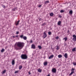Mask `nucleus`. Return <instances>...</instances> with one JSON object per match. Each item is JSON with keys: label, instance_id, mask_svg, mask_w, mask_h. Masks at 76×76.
I'll use <instances>...</instances> for the list:
<instances>
[{"label": "nucleus", "instance_id": "6e6552de", "mask_svg": "<svg viewBox=\"0 0 76 76\" xmlns=\"http://www.w3.org/2000/svg\"><path fill=\"white\" fill-rule=\"evenodd\" d=\"M54 57V55H52L51 56H50L49 57V59H51V58H53Z\"/></svg>", "mask_w": 76, "mask_h": 76}, {"label": "nucleus", "instance_id": "7ed1b4c3", "mask_svg": "<svg viewBox=\"0 0 76 76\" xmlns=\"http://www.w3.org/2000/svg\"><path fill=\"white\" fill-rule=\"evenodd\" d=\"M56 71H57V70H56V69L55 68H53L52 69V73H56Z\"/></svg>", "mask_w": 76, "mask_h": 76}, {"label": "nucleus", "instance_id": "de8ad7c7", "mask_svg": "<svg viewBox=\"0 0 76 76\" xmlns=\"http://www.w3.org/2000/svg\"><path fill=\"white\" fill-rule=\"evenodd\" d=\"M56 39H58V38H56Z\"/></svg>", "mask_w": 76, "mask_h": 76}, {"label": "nucleus", "instance_id": "2f4dec72", "mask_svg": "<svg viewBox=\"0 0 76 76\" xmlns=\"http://www.w3.org/2000/svg\"><path fill=\"white\" fill-rule=\"evenodd\" d=\"M63 40H64V39H65V41H67V38H64L63 39Z\"/></svg>", "mask_w": 76, "mask_h": 76}, {"label": "nucleus", "instance_id": "4be33fe9", "mask_svg": "<svg viewBox=\"0 0 76 76\" xmlns=\"http://www.w3.org/2000/svg\"><path fill=\"white\" fill-rule=\"evenodd\" d=\"M41 71L42 70L41 69H39L38 70V72H39L40 73H41Z\"/></svg>", "mask_w": 76, "mask_h": 76}, {"label": "nucleus", "instance_id": "c9c22d12", "mask_svg": "<svg viewBox=\"0 0 76 76\" xmlns=\"http://www.w3.org/2000/svg\"><path fill=\"white\" fill-rule=\"evenodd\" d=\"M19 31H17L16 33V34H19Z\"/></svg>", "mask_w": 76, "mask_h": 76}, {"label": "nucleus", "instance_id": "a19ab883", "mask_svg": "<svg viewBox=\"0 0 76 76\" xmlns=\"http://www.w3.org/2000/svg\"><path fill=\"white\" fill-rule=\"evenodd\" d=\"M28 73H29V75H31V72H28Z\"/></svg>", "mask_w": 76, "mask_h": 76}, {"label": "nucleus", "instance_id": "dca6fc26", "mask_svg": "<svg viewBox=\"0 0 76 76\" xmlns=\"http://www.w3.org/2000/svg\"><path fill=\"white\" fill-rule=\"evenodd\" d=\"M74 71H72L71 73L69 74V75H73V73H74Z\"/></svg>", "mask_w": 76, "mask_h": 76}, {"label": "nucleus", "instance_id": "f03ea898", "mask_svg": "<svg viewBox=\"0 0 76 76\" xmlns=\"http://www.w3.org/2000/svg\"><path fill=\"white\" fill-rule=\"evenodd\" d=\"M21 57L22 59H27L28 57L26 54H22L21 55Z\"/></svg>", "mask_w": 76, "mask_h": 76}, {"label": "nucleus", "instance_id": "1a4fd4ad", "mask_svg": "<svg viewBox=\"0 0 76 76\" xmlns=\"http://www.w3.org/2000/svg\"><path fill=\"white\" fill-rule=\"evenodd\" d=\"M15 63V60H12V65H14Z\"/></svg>", "mask_w": 76, "mask_h": 76}, {"label": "nucleus", "instance_id": "bb28decb", "mask_svg": "<svg viewBox=\"0 0 76 76\" xmlns=\"http://www.w3.org/2000/svg\"><path fill=\"white\" fill-rule=\"evenodd\" d=\"M6 70H4V71H3L2 72V74H4L6 73Z\"/></svg>", "mask_w": 76, "mask_h": 76}, {"label": "nucleus", "instance_id": "a211bd4d", "mask_svg": "<svg viewBox=\"0 0 76 76\" xmlns=\"http://www.w3.org/2000/svg\"><path fill=\"white\" fill-rule=\"evenodd\" d=\"M58 58H61L62 57V55H59L58 56Z\"/></svg>", "mask_w": 76, "mask_h": 76}, {"label": "nucleus", "instance_id": "ea45409f", "mask_svg": "<svg viewBox=\"0 0 76 76\" xmlns=\"http://www.w3.org/2000/svg\"><path fill=\"white\" fill-rule=\"evenodd\" d=\"M12 38H15V36H12Z\"/></svg>", "mask_w": 76, "mask_h": 76}, {"label": "nucleus", "instance_id": "f3484780", "mask_svg": "<svg viewBox=\"0 0 76 76\" xmlns=\"http://www.w3.org/2000/svg\"><path fill=\"white\" fill-rule=\"evenodd\" d=\"M22 65L19 66V70H21V69H22Z\"/></svg>", "mask_w": 76, "mask_h": 76}, {"label": "nucleus", "instance_id": "f8f14e48", "mask_svg": "<svg viewBox=\"0 0 76 76\" xmlns=\"http://www.w3.org/2000/svg\"><path fill=\"white\" fill-rule=\"evenodd\" d=\"M69 14H70V15H72L73 14V11H72V10H71L69 11Z\"/></svg>", "mask_w": 76, "mask_h": 76}, {"label": "nucleus", "instance_id": "412c9836", "mask_svg": "<svg viewBox=\"0 0 76 76\" xmlns=\"http://www.w3.org/2000/svg\"><path fill=\"white\" fill-rule=\"evenodd\" d=\"M72 37L74 38H76V35L74 34L73 35Z\"/></svg>", "mask_w": 76, "mask_h": 76}, {"label": "nucleus", "instance_id": "8fccbe9b", "mask_svg": "<svg viewBox=\"0 0 76 76\" xmlns=\"http://www.w3.org/2000/svg\"><path fill=\"white\" fill-rule=\"evenodd\" d=\"M13 10H14V9H13Z\"/></svg>", "mask_w": 76, "mask_h": 76}, {"label": "nucleus", "instance_id": "6ab92c4d", "mask_svg": "<svg viewBox=\"0 0 76 76\" xmlns=\"http://www.w3.org/2000/svg\"><path fill=\"white\" fill-rule=\"evenodd\" d=\"M46 3H49V1H47L45 2V4H46Z\"/></svg>", "mask_w": 76, "mask_h": 76}, {"label": "nucleus", "instance_id": "4468645a", "mask_svg": "<svg viewBox=\"0 0 76 76\" xmlns=\"http://www.w3.org/2000/svg\"><path fill=\"white\" fill-rule=\"evenodd\" d=\"M53 15L54 14H53V12L50 13V16H53Z\"/></svg>", "mask_w": 76, "mask_h": 76}, {"label": "nucleus", "instance_id": "e433bc0d", "mask_svg": "<svg viewBox=\"0 0 76 76\" xmlns=\"http://www.w3.org/2000/svg\"><path fill=\"white\" fill-rule=\"evenodd\" d=\"M41 6H42V5H39L38 6V7H41Z\"/></svg>", "mask_w": 76, "mask_h": 76}, {"label": "nucleus", "instance_id": "4c0bfd02", "mask_svg": "<svg viewBox=\"0 0 76 76\" xmlns=\"http://www.w3.org/2000/svg\"><path fill=\"white\" fill-rule=\"evenodd\" d=\"M59 18H62V16H61V15H59Z\"/></svg>", "mask_w": 76, "mask_h": 76}, {"label": "nucleus", "instance_id": "f257e3e1", "mask_svg": "<svg viewBox=\"0 0 76 76\" xmlns=\"http://www.w3.org/2000/svg\"><path fill=\"white\" fill-rule=\"evenodd\" d=\"M24 46V43L21 42H16L14 46L16 50H21Z\"/></svg>", "mask_w": 76, "mask_h": 76}, {"label": "nucleus", "instance_id": "09e8293b", "mask_svg": "<svg viewBox=\"0 0 76 76\" xmlns=\"http://www.w3.org/2000/svg\"><path fill=\"white\" fill-rule=\"evenodd\" d=\"M64 38H67V37H65Z\"/></svg>", "mask_w": 76, "mask_h": 76}, {"label": "nucleus", "instance_id": "7c9ffc66", "mask_svg": "<svg viewBox=\"0 0 76 76\" xmlns=\"http://www.w3.org/2000/svg\"><path fill=\"white\" fill-rule=\"evenodd\" d=\"M2 7H3V8H4V9H6V6L5 5H2Z\"/></svg>", "mask_w": 76, "mask_h": 76}, {"label": "nucleus", "instance_id": "49530a36", "mask_svg": "<svg viewBox=\"0 0 76 76\" xmlns=\"http://www.w3.org/2000/svg\"><path fill=\"white\" fill-rule=\"evenodd\" d=\"M40 20H41V18L39 19V21H40Z\"/></svg>", "mask_w": 76, "mask_h": 76}, {"label": "nucleus", "instance_id": "ddd939ff", "mask_svg": "<svg viewBox=\"0 0 76 76\" xmlns=\"http://www.w3.org/2000/svg\"><path fill=\"white\" fill-rule=\"evenodd\" d=\"M48 64V63H47V62H45L44 63V66H47V65Z\"/></svg>", "mask_w": 76, "mask_h": 76}, {"label": "nucleus", "instance_id": "c85d7f7f", "mask_svg": "<svg viewBox=\"0 0 76 76\" xmlns=\"http://www.w3.org/2000/svg\"><path fill=\"white\" fill-rule=\"evenodd\" d=\"M18 72H19V71H15V73L16 74V73H18Z\"/></svg>", "mask_w": 76, "mask_h": 76}, {"label": "nucleus", "instance_id": "f704fd0d", "mask_svg": "<svg viewBox=\"0 0 76 76\" xmlns=\"http://www.w3.org/2000/svg\"><path fill=\"white\" fill-rule=\"evenodd\" d=\"M67 34H68V35L69 34V30H68L67 31Z\"/></svg>", "mask_w": 76, "mask_h": 76}, {"label": "nucleus", "instance_id": "423d86ee", "mask_svg": "<svg viewBox=\"0 0 76 76\" xmlns=\"http://www.w3.org/2000/svg\"><path fill=\"white\" fill-rule=\"evenodd\" d=\"M35 45L34 44H32L31 45V48H32L33 49H35Z\"/></svg>", "mask_w": 76, "mask_h": 76}, {"label": "nucleus", "instance_id": "0eeeda50", "mask_svg": "<svg viewBox=\"0 0 76 76\" xmlns=\"http://www.w3.org/2000/svg\"><path fill=\"white\" fill-rule=\"evenodd\" d=\"M20 22V20H18V21L15 22V25L16 26H17L18 25V24Z\"/></svg>", "mask_w": 76, "mask_h": 76}, {"label": "nucleus", "instance_id": "a878e982", "mask_svg": "<svg viewBox=\"0 0 76 76\" xmlns=\"http://www.w3.org/2000/svg\"><path fill=\"white\" fill-rule=\"evenodd\" d=\"M64 11L63 10H61L60 11V13H64Z\"/></svg>", "mask_w": 76, "mask_h": 76}, {"label": "nucleus", "instance_id": "c756f323", "mask_svg": "<svg viewBox=\"0 0 76 76\" xmlns=\"http://www.w3.org/2000/svg\"><path fill=\"white\" fill-rule=\"evenodd\" d=\"M73 64H74V66H76V63L74 62L73 63Z\"/></svg>", "mask_w": 76, "mask_h": 76}, {"label": "nucleus", "instance_id": "37998d69", "mask_svg": "<svg viewBox=\"0 0 76 76\" xmlns=\"http://www.w3.org/2000/svg\"><path fill=\"white\" fill-rule=\"evenodd\" d=\"M15 37H18V35H17Z\"/></svg>", "mask_w": 76, "mask_h": 76}, {"label": "nucleus", "instance_id": "72a5a7b5", "mask_svg": "<svg viewBox=\"0 0 76 76\" xmlns=\"http://www.w3.org/2000/svg\"><path fill=\"white\" fill-rule=\"evenodd\" d=\"M75 70V69H74V68H72V70H71V71H74V70Z\"/></svg>", "mask_w": 76, "mask_h": 76}, {"label": "nucleus", "instance_id": "473e14b6", "mask_svg": "<svg viewBox=\"0 0 76 76\" xmlns=\"http://www.w3.org/2000/svg\"><path fill=\"white\" fill-rule=\"evenodd\" d=\"M72 39L74 41H76V38H73Z\"/></svg>", "mask_w": 76, "mask_h": 76}, {"label": "nucleus", "instance_id": "20e7f679", "mask_svg": "<svg viewBox=\"0 0 76 76\" xmlns=\"http://www.w3.org/2000/svg\"><path fill=\"white\" fill-rule=\"evenodd\" d=\"M46 31H45L43 33L44 38H46L47 37V35L46 34Z\"/></svg>", "mask_w": 76, "mask_h": 76}, {"label": "nucleus", "instance_id": "2eb2a0df", "mask_svg": "<svg viewBox=\"0 0 76 76\" xmlns=\"http://www.w3.org/2000/svg\"><path fill=\"white\" fill-rule=\"evenodd\" d=\"M76 51V48H75L72 50V51L74 52Z\"/></svg>", "mask_w": 76, "mask_h": 76}, {"label": "nucleus", "instance_id": "cd10ccee", "mask_svg": "<svg viewBox=\"0 0 76 76\" xmlns=\"http://www.w3.org/2000/svg\"><path fill=\"white\" fill-rule=\"evenodd\" d=\"M59 49H60V48H59V47H58V46H57V47L56 48V50H59Z\"/></svg>", "mask_w": 76, "mask_h": 76}, {"label": "nucleus", "instance_id": "b1692460", "mask_svg": "<svg viewBox=\"0 0 76 76\" xmlns=\"http://www.w3.org/2000/svg\"><path fill=\"white\" fill-rule=\"evenodd\" d=\"M38 48L39 49H41V48H42V47L41 46H38Z\"/></svg>", "mask_w": 76, "mask_h": 76}, {"label": "nucleus", "instance_id": "aec40b11", "mask_svg": "<svg viewBox=\"0 0 76 76\" xmlns=\"http://www.w3.org/2000/svg\"><path fill=\"white\" fill-rule=\"evenodd\" d=\"M48 34L49 35H51L52 34H51V32L49 31L48 32Z\"/></svg>", "mask_w": 76, "mask_h": 76}, {"label": "nucleus", "instance_id": "c03bdc74", "mask_svg": "<svg viewBox=\"0 0 76 76\" xmlns=\"http://www.w3.org/2000/svg\"><path fill=\"white\" fill-rule=\"evenodd\" d=\"M56 38H58V37H56Z\"/></svg>", "mask_w": 76, "mask_h": 76}, {"label": "nucleus", "instance_id": "393cba45", "mask_svg": "<svg viewBox=\"0 0 76 76\" xmlns=\"http://www.w3.org/2000/svg\"><path fill=\"white\" fill-rule=\"evenodd\" d=\"M4 49H2L1 50V53H3L4 52Z\"/></svg>", "mask_w": 76, "mask_h": 76}, {"label": "nucleus", "instance_id": "a18cd8bd", "mask_svg": "<svg viewBox=\"0 0 76 76\" xmlns=\"http://www.w3.org/2000/svg\"><path fill=\"white\" fill-rule=\"evenodd\" d=\"M47 76H50V74H48Z\"/></svg>", "mask_w": 76, "mask_h": 76}, {"label": "nucleus", "instance_id": "79ce46f5", "mask_svg": "<svg viewBox=\"0 0 76 76\" xmlns=\"http://www.w3.org/2000/svg\"><path fill=\"white\" fill-rule=\"evenodd\" d=\"M26 38H23V39L24 40H26Z\"/></svg>", "mask_w": 76, "mask_h": 76}, {"label": "nucleus", "instance_id": "9b49d317", "mask_svg": "<svg viewBox=\"0 0 76 76\" xmlns=\"http://www.w3.org/2000/svg\"><path fill=\"white\" fill-rule=\"evenodd\" d=\"M61 21H59L58 23V25L60 26L61 25Z\"/></svg>", "mask_w": 76, "mask_h": 76}, {"label": "nucleus", "instance_id": "39448f33", "mask_svg": "<svg viewBox=\"0 0 76 76\" xmlns=\"http://www.w3.org/2000/svg\"><path fill=\"white\" fill-rule=\"evenodd\" d=\"M24 35L22 34L20 36V37L21 38H26V36H23Z\"/></svg>", "mask_w": 76, "mask_h": 76}, {"label": "nucleus", "instance_id": "58836bf2", "mask_svg": "<svg viewBox=\"0 0 76 76\" xmlns=\"http://www.w3.org/2000/svg\"><path fill=\"white\" fill-rule=\"evenodd\" d=\"M30 42V43H32L33 42H32V40H31Z\"/></svg>", "mask_w": 76, "mask_h": 76}, {"label": "nucleus", "instance_id": "9d476101", "mask_svg": "<svg viewBox=\"0 0 76 76\" xmlns=\"http://www.w3.org/2000/svg\"><path fill=\"white\" fill-rule=\"evenodd\" d=\"M64 57L66 58H67V53H66L64 54Z\"/></svg>", "mask_w": 76, "mask_h": 76}, {"label": "nucleus", "instance_id": "5701e85b", "mask_svg": "<svg viewBox=\"0 0 76 76\" xmlns=\"http://www.w3.org/2000/svg\"><path fill=\"white\" fill-rule=\"evenodd\" d=\"M46 25V23H44L42 24V26H45Z\"/></svg>", "mask_w": 76, "mask_h": 76}]
</instances>
